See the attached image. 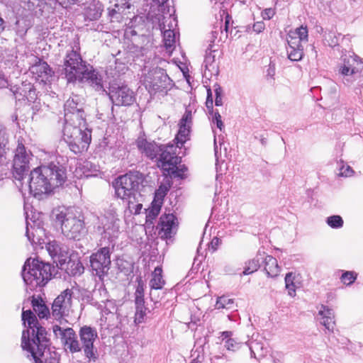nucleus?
Wrapping results in <instances>:
<instances>
[{"label": "nucleus", "mask_w": 363, "mask_h": 363, "mask_svg": "<svg viewBox=\"0 0 363 363\" xmlns=\"http://www.w3.org/2000/svg\"><path fill=\"white\" fill-rule=\"evenodd\" d=\"M265 25L262 21H258L254 23L253 25V30L257 33H259L264 30Z\"/></svg>", "instance_id": "54"}, {"label": "nucleus", "mask_w": 363, "mask_h": 363, "mask_svg": "<svg viewBox=\"0 0 363 363\" xmlns=\"http://www.w3.org/2000/svg\"><path fill=\"white\" fill-rule=\"evenodd\" d=\"M357 277V274L354 272L346 271L342 273L340 279L344 284L350 286L355 281Z\"/></svg>", "instance_id": "45"}, {"label": "nucleus", "mask_w": 363, "mask_h": 363, "mask_svg": "<svg viewBox=\"0 0 363 363\" xmlns=\"http://www.w3.org/2000/svg\"><path fill=\"white\" fill-rule=\"evenodd\" d=\"M65 265L67 273L71 276H80L84 273V267L79 260H71L69 258Z\"/></svg>", "instance_id": "32"}, {"label": "nucleus", "mask_w": 363, "mask_h": 363, "mask_svg": "<svg viewBox=\"0 0 363 363\" xmlns=\"http://www.w3.org/2000/svg\"><path fill=\"white\" fill-rule=\"evenodd\" d=\"M220 243V240L219 238L215 237L212 239L210 245H211V247L213 252L217 250Z\"/></svg>", "instance_id": "55"}, {"label": "nucleus", "mask_w": 363, "mask_h": 363, "mask_svg": "<svg viewBox=\"0 0 363 363\" xmlns=\"http://www.w3.org/2000/svg\"><path fill=\"white\" fill-rule=\"evenodd\" d=\"M144 179V175L140 172L130 171L118 177L113 182L115 196L123 201L131 214H139L143 208L138 198L140 195V186L143 184Z\"/></svg>", "instance_id": "5"}, {"label": "nucleus", "mask_w": 363, "mask_h": 363, "mask_svg": "<svg viewBox=\"0 0 363 363\" xmlns=\"http://www.w3.org/2000/svg\"><path fill=\"white\" fill-rule=\"evenodd\" d=\"M262 253L259 252L255 258L246 262L242 274L249 275L257 271L260 267V260H262Z\"/></svg>", "instance_id": "35"}, {"label": "nucleus", "mask_w": 363, "mask_h": 363, "mask_svg": "<svg viewBox=\"0 0 363 363\" xmlns=\"http://www.w3.org/2000/svg\"><path fill=\"white\" fill-rule=\"evenodd\" d=\"M249 347L251 357L256 359L264 357L268 353V349L264 346V343L257 340L251 341L249 345Z\"/></svg>", "instance_id": "31"}, {"label": "nucleus", "mask_w": 363, "mask_h": 363, "mask_svg": "<svg viewBox=\"0 0 363 363\" xmlns=\"http://www.w3.org/2000/svg\"><path fill=\"white\" fill-rule=\"evenodd\" d=\"M235 308V301L233 298H230L228 296H222L217 298L215 308L216 309H227L231 310Z\"/></svg>", "instance_id": "37"}, {"label": "nucleus", "mask_w": 363, "mask_h": 363, "mask_svg": "<svg viewBox=\"0 0 363 363\" xmlns=\"http://www.w3.org/2000/svg\"><path fill=\"white\" fill-rule=\"evenodd\" d=\"M52 331L57 337H60L66 350L71 353L81 352L79 341L72 328H62L59 325L52 326Z\"/></svg>", "instance_id": "13"}, {"label": "nucleus", "mask_w": 363, "mask_h": 363, "mask_svg": "<svg viewBox=\"0 0 363 363\" xmlns=\"http://www.w3.org/2000/svg\"><path fill=\"white\" fill-rule=\"evenodd\" d=\"M232 331H223L220 333L221 342L224 347L229 351H236L241 347V342L233 337Z\"/></svg>", "instance_id": "27"}, {"label": "nucleus", "mask_w": 363, "mask_h": 363, "mask_svg": "<svg viewBox=\"0 0 363 363\" xmlns=\"http://www.w3.org/2000/svg\"><path fill=\"white\" fill-rule=\"evenodd\" d=\"M136 281L137 286L135 291V306H145V284L140 277H138Z\"/></svg>", "instance_id": "36"}, {"label": "nucleus", "mask_w": 363, "mask_h": 363, "mask_svg": "<svg viewBox=\"0 0 363 363\" xmlns=\"http://www.w3.org/2000/svg\"><path fill=\"white\" fill-rule=\"evenodd\" d=\"M52 218L60 225L62 234L70 240H80L85 233L81 213L74 207L59 206L52 211Z\"/></svg>", "instance_id": "7"}, {"label": "nucleus", "mask_w": 363, "mask_h": 363, "mask_svg": "<svg viewBox=\"0 0 363 363\" xmlns=\"http://www.w3.org/2000/svg\"><path fill=\"white\" fill-rule=\"evenodd\" d=\"M138 149L151 160L157 158L163 145H158L155 142H148L146 139L139 138L137 140Z\"/></svg>", "instance_id": "23"}, {"label": "nucleus", "mask_w": 363, "mask_h": 363, "mask_svg": "<svg viewBox=\"0 0 363 363\" xmlns=\"http://www.w3.org/2000/svg\"><path fill=\"white\" fill-rule=\"evenodd\" d=\"M143 83L150 94L159 93L162 96L166 95L174 86L164 69L158 67L149 69L145 74Z\"/></svg>", "instance_id": "9"}, {"label": "nucleus", "mask_w": 363, "mask_h": 363, "mask_svg": "<svg viewBox=\"0 0 363 363\" xmlns=\"http://www.w3.org/2000/svg\"><path fill=\"white\" fill-rule=\"evenodd\" d=\"M108 94L116 106H130L135 101L133 91L126 85L113 84L109 87Z\"/></svg>", "instance_id": "14"}, {"label": "nucleus", "mask_w": 363, "mask_h": 363, "mask_svg": "<svg viewBox=\"0 0 363 363\" xmlns=\"http://www.w3.org/2000/svg\"><path fill=\"white\" fill-rule=\"evenodd\" d=\"M192 125V115H184L179 123V131L175 137L177 147L182 145L189 140Z\"/></svg>", "instance_id": "20"}, {"label": "nucleus", "mask_w": 363, "mask_h": 363, "mask_svg": "<svg viewBox=\"0 0 363 363\" xmlns=\"http://www.w3.org/2000/svg\"><path fill=\"white\" fill-rule=\"evenodd\" d=\"M161 203L152 202V208L149 211L147 217L154 219L157 216L160 211Z\"/></svg>", "instance_id": "50"}, {"label": "nucleus", "mask_w": 363, "mask_h": 363, "mask_svg": "<svg viewBox=\"0 0 363 363\" xmlns=\"http://www.w3.org/2000/svg\"><path fill=\"white\" fill-rule=\"evenodd\" d=\"M209 91H210V90H208V98H207V101H206V105L208 107H209V104H211V106H212V104H213L212 99L211 101H209V97H210Z\"/></svg>", "instance_id": "59"}, {"label": "nucleus", "mask_w": 363, "mask_h": 363, "mask_svg": "<svg viewBox=\"0 0 363 363\" xmlns=\"http://www.w3.org/2000/svg\"><path fill=\"white\" fill-rule=\"evenodd\" d=\"M223 137L222 135H214V155L216 162L218 163L222 157L221 146L223 143Z\"/></svg>", "instance_id": "40"}, {"label": "nucleus", "mask_w": 363, "mask_h": 363, "mask_svg": "<svg viewBox=\"0 0 363 363\" xmlns=\"http://www.w3.org/2000/svg\"><path fill=\"white\" fill-rule=\"evenodd\" d=\"M327 224L332 228H340L343 225V220L340 216L335 215L327 218Z\"/></svg>", "instance_id": "43"}, {"label": "nucleus", "mask_w": 363, "mask_h": 363, "mask_svg": "<svg viewBox=\"0 0 363 363\" xmlns=\"http://www.w3.org/2000/svg\"><path fill=\"white\" fill-rule=\"evenodd\" d=\"M127 9H129V6L126 5V3L116 4L113 8L108 9V16L112 22H121L123 18L124 12Z\"/></svg>", "instance_id": "29"}, {"label": "nucleus", "mask_w": 363, "mask_h": 363, "mask_svg": "<svg viewBox=\"0 0 363 363\" xmlns=\"http://www.w3.org/2000/svg\"><path fill=\"white\" fill-rule=\"evenodd\" d=\"M81 351L83 352L87 363H96L99 359V352L94 342L98 338V333L94 328L84 325L79 331Z\"/></svg>", "instance_id": "10"}, {"label": "nucleus", "mask_w": 363, "mask_h": 363, "mask_svg": "<svg viewBox=\"0 0 363 363\" xmlns=\"http://www.w3.org/2000/svg\"><path fill=\"white\" fill-rule=\"evenodd\" d=\"M191 112H192V111H191V110H186L185 113L190 114V113H191Z\"/></svg>", "instance_id": "64"}, {"label": "nucleus", "mask_w": 363, "mask_h": 363, "mask_svg": "<svg viewBox=\"0 0 363 363\" xmlns=\"http://www.w3.org/2000/svg\"><path fill=\"white\" fill-rule=\"evenodd\" d=\"M284 280L288 294L291 297H294L296 296V289L299 287L300 285L298 275L294 272H289L286 274Z\"/></svg>", "instance_id": "28"}, {"label": "nucleus", "mask_w": 363, "mask_h": 363, "mask_svg": "<svg viewBox=\"0 0 363 363\" xmlns=\"http://www.w3.org/2000/svg\"><path fill=\"white\" fill-rule=\"evenodd\" d=\"M167 191V188L160 186V188L155 192V196L153 201L155 203H161L163 198L166 196Z\"/></svg>", "instance_id": "49"}, {"label": "nucleus", "mask_w": 363, "mask_h": 363, "mask_svg": "<svg viewBox=\"0 0 363 363\" xmlns=\"http://www.w3.org/2000/svg\"><path fill=\"white\" fill-rule=\"evenodd\" d=\"M66 179L64 168L53 162L31 171L29 178L30 193L38 199L61 186Z\"/></svg>", "instance_id": "4"}, {"label": "nucleus", "mask_w": 363, "mask_h": 363, "mask_svg": "<svg viewBox=\"0 0 363 363\" xmlns=\"http://www.w3.org/2000/svg\"><path fill=\"white\" fill-rule=\"evenodd\" d=\"M52 266L38 259H28L22 269L21 275L28 289L33 291L45 286L50 279Z\"/></svg>", "instance_id": "8"}, {"label": "nucleus", "mask_w": 363, "mask_h": 363, "mask_svg": "<svg viewBox=\"0 0 363 363\" xmlns=\"http://www.w3.org/2000/svg\"><path fill=\"white\" fill-rule=\"evenodd\" d=\"M72 291L67 289L54 300L52 305V315L55 320H60L69 315L72 305Z\"/></svg>", "instance_id": "11"}, {"label": "nucleus", "mask_w": 363, "mask_h": 363, "mask_svg": "<svg viewBox=\"0 0 363 363\" xmlns=\"http://www.w3.org/2000/svg\"><path fill=\"white\" fill-rule=\"evenodd\" d=\"M177 145H169L163 146L160 152L158 167H161L164 172L169 171L177 164L181 162V157L177 155L176 148Z\"/></svg>", "instance_id": "16"}, {"label": "nucleus", "mask_w": 363, "mask_h": 363, "mask_svg": "<svg viewBox=\"0 0 363 363\" xmlns=\"http://www.w3.org/2000/svg\"><path fill=\"white\" fill-rule=\"evenodd\" d=\"M260 140V143H262V145H267V138H264V137L262 136V137L260 138V140Z\"/></svg>", "instance_id": "60"}, {"label": "nucleus", "mask_w": 363, "mask_h": 363, "mask_svg": "<svg viewBox=\"0 0 363 363\" xmlns=\"http://www.w3.org/2000/svg\"><path fill=\"white\" fill-rule=\"evenodd\" d=\"M215 56L212 55L211 52L206 54L204 60V64L206 69L213 71L216 69V66L214 63Z\"/></svg>", "instance_id": "47"}, {"label": "nucleus", "mask_w": 363, "mask_h": 363, "mask_svg": "<svg viewBox=\"0 0 363 363\" xmlns=\"http://www.w3.org/2000/svg\"><path fill=\"white\" fill-rule=\"evenodd\" d=\"M84 111L81 105H78L74 99H69L65 104V113H79Z\"/></svg>", "instance_id": "38"}, {"label": "nucleus", "mask_w": 363, "mask_h": 363, "mask_svg": "<svg viewBox=\"0 0 363 363\" xmlns=\"http://www.w3.org/2000/svg\"><path fill=\"white\" fill-rule=\"evenodd\" d=\"M186 172L187 168L184 165L177 164L174 169L167 171L166 172H167L168 174L172 175L174 177L183 179L185 177Z\"/></svg>", "instance_id": "44"}, {"label": "nucleus", "mask_w": 363, "mask_h": 363, "mask_svg": "<svg viewBox=\"0 0 363 363\" xmlns=\"http://www.w3.org/2000/svg\"><path fill=\"white\" fill-rule=\"evenodd\" d=\"M121 220L116 212L113 210L107 211L101 220L102 227H99L101 231V238L99 240L101 246L104 245L90 256V267L94 274L101 279L107 274L111 266L110 245L118 238L120 233Z\"/></svg>", "instance_id": "1"}, {"label": "nucleus", "mask_w": 363, "mask_h": 363, "mask_svg": "<svg viewBox=\"0 0 363 363\" xmlns=\"http://www.w3.org/2000/svg\"><path fill=\"white\" fill-rule=\"evenodd\" d=\"M4 30V20L0 17V33Z\"/></svg>", "instance_id": "61"}, {"label": "nucleus", "mask_w": 363, "mask_h": 363, "mask_svg": "<svg viewBox=\"0 0 363 363\" xmlns=\"http://www.w3.org/2000/svg\"><path fill=\"white\" fill-rule=\"evenodd\" d=\"M211 117H209V121H211V128L214 135H216V132L214 130L215 126L218 128L220 131H223L224 130V123L221 118V115H211Z\"/></svg>", "instance_id": "42"}, {"label": "nucleus", "mask_w": 363, "mask_h": 363, "mask_svg": "<svg viewBox=\"0 0 363 363\" xmlns=\"http://www.w3.org/2000/svg\"><path fill=\"white\" fill-rule=\"evenodd\" d=\"M165 284L162 277V269L160 267H157L152 274V279L150 281L151 290L162 289Z\"/></svg>", "instance_id": "33"}, {"label": "nucleus", "mask_w": 363, "mask_h": 363, "mask_svg": "<svg viewBox=\"0 0 363 363\" xmlns=\"http://www.w3.org/2000/svg\"><path fill=\"white\" fill-rule=\"evenodd\" d=\"M32 307L40 318H47L50 315L49 308L41 298H33L32 300Z\"/></svg>", "instance_id": "34"}, {"label": "nucleus", "mask_w": 363, "mask_h": 363, "mask_svg": "<svg viewBox=\"0 0 363 363\" xmlns=\"http://www.w3.org/2000/svg\"><path fill=\"white\" fill-rule=\"evenodd\" d=\"M262 260L264 263V269L269 277H277L281 271V267L278 264L276 258L271 255H267L264 252L262 254Z\"/></svg>", "instance_id": "24"}, {"label": "nucleus", "mask_w": 363, "mask_h": 363, "mask_svg": "<svg viewBox=\"0 0 363 363\" xmlns=\"http://www.w3.org/2000/svg\"><path fill=\"white\" fill-rule=\"evenodd\" d=\"M324 41L325 44L330 47L335 46L338 43L337 38L335 36V33L331 31L325 33Z\"/></svg>", "instance_id": "46"}, {"label": "nucleus", "mask_w": 363, "mask_h": 363, "mask_svg": "<svg viewBox=\"0 0 363 363\" xmlns=\"http://www.w3.org/2000/svg\"><path fill=\"white\" fill-rule=\"evenodd\" d=\"M92 130L82 115H65L63 138L75 154L86 151L91 142Z\"/></svg>", "instance_id": "6"}, {"label": "nucleus", "mask_w": 363, "mask_h": 363, "mask_svg": "<svg viewBox=\"0 0 363 363\" xmlns=\"http://www.w3.org/2000/svg\"><path fill=\"white\" fill-rule=\"evenodd\" d=\"M30 71L36 81L46 84L50 82L53 72L47 62L39 60L30 67Z\"/></svg>", "instance_id": "21"}, {"label": "nucleus", "mask_w": 363, "mask_h": 363, "mask_svg": "<svg viewBox=\"0 0 363 363\" xmlns=\"http://www.w3.org/2000/svg\"><path fill=\"white\" fill-rule=\"evenodd\" d=\"M63 72L68 82L78 81L87 83L96 91L107 94L102 84L101 76L87 65L80 53L74 48L68 51L64 58Z\"/></svg>", "instance_id": "3"}, {"label": "nucleus", "mask_w": 363, "mask_h": 363, "mask_svg": "<svg viewBox=\"0 0 363 363\" xmlns=\"http://www.w3.org/2000/svg\"><path fill=\"white\" fill-rule=\"evenodd\" d=\"M318 315L321 317L320 323L323 325L329 332L333 333L335 328V314L333 309L322 305L318 311Z\"/></svg>", "instance_id": "25"}, {"label": "nucleus", "mask_w": 363, "mask_h": 363, "mask_svg": "<svg viewBox=\"0 0 363 363\" xmlns=\"http://www.w3.org/2000/svg\"><path fill=\"white\" fill-rule=\"evenodd\" d=\"M176 220L177 218L172 213L164 214L160 217L157 229L162 238H170L175 233Z\"/></svg>", "instance_id": "19"}, {"label": "nucleus", "mask_w": 363, "mask_h": 363, "mask_svg": "<svg viewBox=\"0 0 363 363\" xmlns=\"http://www.w3.org/2000/svg\"><path fill=\"white\" fill-rule=\"evenodd\" d=\"M308 29L306 26H301L296 28L294 30H291L288 34L287 41L296 42V43L303 45L308 41Z\"/></svg>", "instance_id": "26"}, {"label": "nucleus", "mask_w": 363, "mask_h": 363, "mask_svg": "<svg viewBox=\"0 0 363 363\" xmlns=\"http://www.w3.org/2000/svg\"><path fill=\"white\" fill-rule=\"evenodd\" d=\"M273 363H281L278 359H274Z\"/></svg>", "instance_id": "63"}, {"label": "nucleus", "mask_w": 363, "mask_h": 363, "mask_svg": "<svg viewBox=\"0 0 363 363\" xmlns=\"http://www.w3.org/2000/svg\"><path fill=\"white\" fill-rule=\"evenodd\" d=\"M4 127L0 124V158L1 157H3L5 151H4V147H5V144L4 143V141L1 140V138L4 136Z\"/></svg>", "instance_id": "52"}, {"label": "nucleus", "mask_w": 363, "mask_h": 363, "mask_svg": "<svg viewBox=\"0 0 363 363\" xmlns=\"http://www.w3.org/2000/svg\"><path fill=\"white\" fill-rule=\"evenodd\" d=\"M148 308L145 306H135V313L134 322L138 325L145 321L147 311Z\"/></svg>", "instance_id": "39"}, {"label": "nucleus", "mask_w": 363, "mask_h": 363, "mask_svg": "<svg viewBox=\"0 0 363 363\" xmlns=\"http://www.w3.org/2000/svg\"><path fill=\"white\" fill-rule=\"evenodd\" d=\"M354 174V170L350 166L345 164L344 162H340V175L342 177H350Z\"/></svg>", "instance_id": "48"}, {"label": "nucleus", "mask_w": 363, "mask_h": 363, "mask_svg": "<svg viewBox=\"0 0 363 363\" xmlns=\"http://www.w3.org/2000/svg\"><path fill=\"white\" fill-rule=\"evenodd\" d=\"M330 97L334 101V102H332V104H335L337 100V94L336 86L335 85L331 86Z\"/></svg>", "instance_id": "56"}, {"label": "nucleus", "mask_w": 363, "mask_h": 363, "mask_svg": "<svg viewBox=\"0 0 363 363\" xmlns=\"http://www.w3.org/2000/svg\"><path fill=\"white\" fill-rule=\"evenodd\" d=\"M215 104H216V106H220L222 104L221 98L218 96V93L217 90H216V98L215 100Z\"/></svg>", "instance_id": "58"}, {"label": "nucleus", "mask_w": 363, "mask_h": 363, "mask_svg": "<svg viewBox=\"0 0 363 363\" xmlns=\"http://www.w3.org/2000/svg\"><path fill=\"white\" fill-rule=\"evenodd\" d=\"M14 95H15L16 99L20 104H22V103L26 104V101L28 102H31V101H34L35 99V96H35V91L33 88V86H30V87L28 88V94L26 96V99H25L24 98L21 99L20 96L22 95V94L21 93H18V91L15 93Z\"/></svg>", "instance_id": "41"}, {"label": "nucleus", "mask_w": 363, "mask_h": 363, "mask_svg": "<svg viewBox=\"0 0 363 363\" xmlns=\"http://www.w3.org/2000/svg\"><path fill=\"white\" fill-rule=\"evenodd\" d=\"M289 48L287 50L288 57L291 61H299L303 56V45L296 43V42H288Z\"/></svg>", "instance_id": "30"}, {"label": "nucleus", "mask_w": 363, "mask_h": 363, "mask_svg": "<svg viewBox=\"0 0 363 363\" xmlns=\"http://www.w3.org/2000/svg\"><path fill=\"white\" fill-rule=\"evenodd\" d=\"M44 230L40 227V222H36L26 217V235L32 245L40 244L44 235Z\"/></svg>", "instance_id": "22"}, {"label": "nucleus", "mask_w": 363, "mask_h": 363, "mask_svg": "<svg viewBox=\"0 0 363 363\" xmlns=\"http://www.w3.org/2000/svg\"><path fill=\"white\" fill-rule=\"evenodd\" d=\"M91 20H95L99 18L101 15V11L99 9L93 15L88 13L87 14Z\"/></svg>", "instance_id": "57"}, {"label": "nucleus", "mask_w": 363, "mask_h": 363, "mask_svg": "<svg viewBox=\"0 0 363 363\" xmlns=\"http://www.w3.org/2000/svg\"><path fill=\"white\" fill-rule=\"evenodd\" d=\"M164 21L160 24V30L163 33V41L166 49L172 52L176 45V34L174 28L177 26L176 18L169 14L168 16H164Z\"/></svg>", "instance_id": "17"}, {"label": "nucleus", "mask_w": 363, "mask_h": 363, "mask_svg": "<svg viewBox=\"0 0 363 363\" xmlns=\"http://www.w3.org/2000/svg\"><path fill=\"white\" fill-rule=\"evenodd\" d=\"M342 63L339 66V73L343 77L344 83L349 84L351 76L356 74L363 67V62L357 55H345L342 58Z\"/></svg>", "instance_id": "15"}, {"label": "nucleus", "mask_w": 363, "mask_h": 363, "mask_svg": "<svg viewBox=\"0 0 363 363\" xmlns=\"http://www.w3.org/2000/svg\"><path fill=\"white\" fill-rule=\"evenodd\" d=\"M46 249L57 266L64 269V266L69 259L67 247L62 246L57 241L53 240L46 245Z\"/></svg>", "instance_id": "18"}, {"label": "nucleus", "mask_w": 363, "mask_h": 363, "mask_svg": "<svg viewBox=\"0 0 363 363\" xmlns=\"http://www.w3.org/2000/svg\"><path fill=\"white\" fill-rule=\"evenodd\" d=\"M160 6L164 5L167 0H155Z\"/></svg>", "instance_id": "62"}, {"label": "nucleus", "mask_w": 363, "mask_h": 363, "mask_svg": "<svg viewBox=\"0 0 363 363\" xmlns=\"http://www.w3.org/2000/svg\"><path fill=\"white\" fill-rule=\"evenodd\" d=\"M30 155V152L26 150L24 145L18 140L13 164V174L16 179H23L24 173L28 170Z\"/></svg>", "instance_id": "12"}, {"label": "nucleus", "mask_w": 363, "mask_h": 363, "mask_svg": "<svg viewBox=\"0 0 363 363\" xmlns=\"http://www.w3.org/2000/svg\"><path fill=\"white\" fill-rule=\"evenodd\" d=\"M274 14L275 11L272 8L266 9L262 12V16L264 20L271 19L274 16Z\"/></svg>", "instance_id": "51"}, {"label": "nucleus", "mask_w": 363, "mask_h": 363, "mask_svg": "<svg viewBox=\"0 0 363 363\" xmlns=\"http://www.w3.org/2000/svg\"><path fill=\"white\" fill-rule=\"evenodd\" d=\"M22 320L28 327L22 333V348L30 352L35 363H58L51 355L46 330L38 325L35 315L30 310L23 311Z\"/></svg>", "instance_id": "2"}, {"label": "nucleus", "mask_w": 363, "mask_h": 363, "mask_svg": "<svg viewBox=\"0 0 363 363\" xmlns=\"http://www.w3.org/2000/svg\"><path fill=\"white\" fill-rule=\"evenodd\" d=\"M105 308L108 313H113L116 310V306L113 301L106 300L105 302Z\"/></svg>", "instance_id": "53"}]
</instances>
